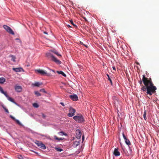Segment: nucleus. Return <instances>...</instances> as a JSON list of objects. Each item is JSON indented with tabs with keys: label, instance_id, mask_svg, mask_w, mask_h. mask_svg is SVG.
<instances>
[{
	"label": "nucleus",
	"instance_id": "1",
	"mask_svg": "<svg viewBox=\"0 0 159 159\" xmlns=\"http://www.w3.org/2000/svg\"><path fill=\"white\" fill-rule=\"evenodd\" d=\"M139 82L141 87V90L143 92L147 91V94L151 96L156 93L157 88L154 86L151 78H148L143 75L142 79L140 78Z\"/></svg>",
	"mask_w": 159,
	"mask_h": 159
},
{
	"label": "nucleus",
	"instance_id": "2",
	"mask_svg": "<svg viewBox=\"0 0 159 159\" xmlns=\"http://www.w3.org/2000/svg\"><path fill=\"white\" fill-rule=\"evenodd\" d=\"M52 51H51L46 53V57L50 61L54 62L56 64L60 65L61 64V61L57 59L53 55Z\"/></svg>",
	"mask_w": 159,
	"mask_h": 159
},
{
	"label": "nucleus",
	"instance_id": "3",
	"mask_svg": "<svg viewBox=\"0 0 159 159\" xmlns=\"http://www.w3.org/2000/svg\"><path fill=\"white\" fill-rule=\"evenodd\" d=\"M73 118L77 122L82 123L85 121V120L83 116L80 114H78L77 115L73 116Z\"/></svg>",
	"mask_w": 159,
	"mask_h": 159
},
{
	"label": "nucleus",
	"instance_id": "4",
	"mask_svg": "<svg viewBox=\"0 0 159 159\" xmlns=\"http://www.w3.org/2000/svg\"><path fill=\"white\" fill-rule=\"evenodd\" d=\"M120 144L121 147L122 149L123 152L125 154V155L127 156H129V155H131L132 153V151L130 147L129 146V151L128 152L125 147L123 146L121 143Z\"/></svg>",
	"mask_w": 159,
	"mask_h": 159
},
{
	"label": "nucleus",
	"instance_id": "5",
	"mask_svg": "<svg viewBox=\"0 0 159 159\" xmlns=\"http://www.w3.org/2000/svg\"><path fill=\"white\" fill-rule=\"evenodd\" d=\"M34 142L39 147L42 149L45 150L46 148V147L44 144L42 142L35 140Z\"/></svg>",
	"mask_w": 159,
	"mask_h": 159
},
{
	"label": "nucleus",
	"instance_id": "6",
	"mask_svg": "<svg viewBox=\"0 0 159 159\" xmlns=\"http://www.w3.org/2000/svg\"><path fill=\"white\" fill-rule=\"evenodd\" d=\"M69 113L67 115L68 117H71L75 115V113L76 112L75 110L72 107H70L69 108Z\"/></svg>",
	"mask_w": 159,
	"mask_h": 159
},
{
	"label": "nucleus",
	"instance_id": "7",
	"mask_svg": "<svg viewBox=\"0 0 159 159\" xmlns=\"http://www.w3.org/2000/svg\"><path fill=\"white\" fill-rule=\"evenodd\" d=\"M3 27L7 32L12 35L14 34V33L13 31L11 29L9 26L6 25H3Z\"/></svg>",
	"mask_w": 159,
	"mask_h": 159
},
{
	"label": "nucleus",
	"instance_id": "8",
	"mask_svg": "<svg viewBox=\"0 0 159 159\" xmlns=\"http://www.w3.org/2000/svg\"><path fill=\"white\" fill-rule=\"evenodd\" d=\"M14 89L16 92L17 93L21 92L22 90V88L21 86L16 84L14 86Z\"/></svg>",
	"mask_w": 159,
	"mask_h": 159
},
{
	"label": "nucleus",
	"instance_id": "9",
	"mask_svg": "<svg viewBox=\"0 0 159 159\" xmlns=\"http://www.w3.org/2000/svg\"><path fill=\"white\" fill-rule=\"evenodd\" d=\"M82 136V133L80 129H77L76 131V137L78 139H80Z\"/></svg>",
	"mask_w": 159,
	"mask_h": 159
},
{
	"label": "nucleus",
	"instance_id": "10",
	"mask_svg": "<svg viewBox=\"0 0 159 159\" xmlns=\"http://www.w3.org/2000/svg\"><path fill=\"white\" fill-rule=\"evenodd\" d=\"M69 97L72 100L74 101H76L78 100V96L76 94H75L70 95Z\"/></svg>",
	"mask_w": 159,
	"mask_h": 159
},
{
	"label": "nucleus",
	"instance_id": "11",
	"mask_svg": "<svg viewBox=\"0 0 159 159\" xmlns=\"http://www.w3.org/2000/svg\"><path fill=\"white\" fill-rule=\"evenodd\" d=\"M113 154L116 157L119 156L120 155V152L118 151L117 148H115Z\"/></svg>",
	"mask_w": 159,
	"mask_h": 159
},
{
	"label": "nucleus",
	"instance_id": "12",
	"mask_svg": "<svg viewBox=\"0 0 159 159\" xmlns=\"http://www.w3.org/2000/svg\"><path fill=\"white\" fill-rule=\"evenodd\" d=\"M7 98V99L9 101L11 102L14 103L16 105H17L18 106H19L18 104L16 102H15L14 100L12 98L10 97L9 96Z\"/></svg>",
	"mask_w": 159,
	"mask_h": 159
},
{
	"label": "nucleus",
	"instance_id": "13",
	"mask_svg": "<svg viewBox=\"0 0 159 159\" xmlns=\"http://www.w3.org/2000/svg\"><path fill=\"white\" fill-rule=\"evenodd\" d=\"M12 70L16 72H20L21 70H23V69L21 67L17 68H13Z\"/></svg>",
	"mask_w": 159,
	"mask_h": 159
},
{
	"label": "nucleus",
	"instance_id": "14",
	"mask_svg": "<svg viewBox=\"0 0 159 159\" xmlns=\"http://www.w3.org/2000/svg\"><path fill=\"white\" fill-rule=\"evenodd\" d=\"M80 140H79L78 141H75L74 142L73 146L74 148H76L77 147L78 145H79L80 143Z\"/></svg>",
	"mask_w": 159,
	"mask_h": 159
},
{
	"label": "nucleus",
	"instance_id": "15",
	"mask_svg": "<svg viewBox=\"0 0 159 159\" xmlns=\"http://www.w3.org/2000/svg\"><path fill=\"white\" fill-rule=\"evenodd\" d=\"M112 98L113 100L114 104L115 105L116 102H118V99L115 96H113L112 97Z\"/></svg>",
	"mask_w": 159,
	"mask_h": 159
},
{
	"label": "nucleus",
	"instance_id": "16",
	"mask_svg": "<svg viewBox=\"0 0 159 159\" xmlns=\"http://www.w3.org/2000/svg\"><path fill=\"white\" fill-rule=\"evenodd\" d=\"M36 71L38 72V73L41 74L42 75H45L46 72L44 70H37Z\"/></svg>",
	"mask_w": 159,
	"mask_h": 159
},
{
	"label": "nucleus",
	"instance_id": "17",
	"mask_svg": "<svg viewBox=\"0 0 159 159\" xmlns=\"http://www.w3.org/2000/svg\"><path fill=\"white\" fill-rule=\"evenodd\" d=\"M57 72L58 74L61 75L64 77H66V74L62 71H57Z\"/></svg>",
	"mask_w": 159,
	"mask_h": 159
},
{
	"label": "nucleus",
	"instance_id": "18",
	"mask_svg": "<svg viewBox=\"0 0 159 159\" xmlns=\"http://www.w3.org/2000/svg\"><path fill=\"white\" fill-rule=\"evenodd\" d=\"M125 142L126 144L128 146H129V145H131V143L129 140L128 139H125Z\"/></svg>",
	"mask_w": 159,
	"mask_h": 159
},
{
	"label": "nucleus",
	"instance_id": "19",
	"mask_svg": "<svg viewBox=\"0 0 159 159\" xmlns=\"http://www.w3.org/2000/svg\"><path fill=\"white\" fill-rule=\"evenodd\" d=\"M54 139L56 140H57L58 141L60 140H62L64 139V138H58L56 135H54Z\"/></svg>",
	"mask_w": 159,
	"mask_h": 159
},
{
	"label": "nucleus",
	"instance_id": "20",
	"mask_svg": "<svg viewBox=\"0 0 159 159\" xmlns=\"http://www.w3.org/2000/svg\"><path fill=\"white\" fill-rule=\"evenodd\" d=\"M10 57H11V61H13L14 62H15L16 61L15 60L16 58L15 56L13 55H11L10 56Z\"/></svg>",
	"mask_w": 159,
	"mask_h": 159
},
{
	"label": "nucleus",
	"instance_id": "21",
	"mask_svg": "<svg viewBox=\"0 0 159 159\" xmlns=\"http://www.w3.org/2000/svg\"><path fill=\"white\" fill-rule=\"evenodd\" d=\"M54 148L57 152H61L63 151V149L60 148L55 147Z\"/></svg>",
	"mask_w": 159,
	"mask_h": 159
},
{
	"label": "nucleus",
	"instance_id": "22",
	"mask_svg": "<svg viewBox=\"0 0 159 159\" xmlns=\"http://www.w3.org/2000/svg\"><path fill=\"white\" fill-rule=\"evenodd\" d=\"M106 75L107 76V77H108V80L110 82L111 84V85L112 86L113 85V83L112 82V81L111 80V79L109 75L108 74H106Z\"/></svg>",
	"mask_w": 159,
	"mask_h": 159
},
{
	"label": "nucleus",
	"instance_id": "23",
	"mask_svg": "<svg viewBox=\"0 0 159 159\" xmlns=\"http://www.w3.org/2000/svg\"><path fill=\"white\" fill-rule=\"evenodd\" d=\"M42 83H40L39 82H36L34 84H33V85L35 86L38 87H39L40 85H42Z\"/></svg>",
	"mask_w": 159,
	"mask_h": 159
},
{
	"label": "nucleus",
	"instance_id": "24",
	"mask_svg": "<svg viewBox=\"0 0 159 159\" xmlns=\"http://www.w3.org/2000/svg\"><path fill=\"white\" fill-rule=\"evenodd\" d=\"M5 79L3 77L0 78V84H2L5 81Z\"/></svg>",
	"mask_w": 159,
	"mask_h": 159
},
{
	"label": "nucleus",
	"instance_id": "25",
	"mask_svg": "<svg viewBox=\"0 0 159 159\" xmlns=\"http://www.w3.org/2000/svg\"><path fill=\"white\" fill-rule=\"evenodd\" d=\"M2 107L3 108L4 110L5 111V112L7 113H9V112L8 111V110L6 108V107L4 106L3 105H2Z\"/></svg>",
	"mask_w": 159,
	"mask_h": 159
},
{
	"label": "nucleus",
	"instance_id": "26",
	"mask_svg": "<svg viewBox=\"0 0 159 159\" xmlns=\"http://www.w3.org/2000/svg\"><path fill=\"white\" fill-rule=\"evenodd\" d=\"M70 22L71 24L72 25H73L75 27V28H77V26L75 24H74V23L73 22V21L72 20H70Z\"/></svg>",
	"mask_w": 159,
	"mask_h": 159
},
{
	"label": "nucleus",
	"instance_id": "27",
	"mask_svg": "<svg viewBox=\"0 0 159 159\" xmlns=\"http://www.w3.org/2000/svg\"><path fill=\"white\" fill-rule=\"evenodd\" d=\"M14 121H15L16 123L19 125L20 126L23 125L20 122L19 120L16 119Z\"/></svg>",
	"mask_w": 159,
	"mask_h": 159
},
{
	"label": "nucleus",
	"instance_id": "28",
	"mask_svg": "<svg viewBox=\"0 0 159 159\" xmlns=\"http://www.w3.org/2000/svg\"><path fill=\"white\" fill-rule=\"evenodd\" d=\"M34 93L37 97L40 96H41V94L39 93L38 91L34 92Z\"/></svg>",
	"mask_w": 159,
	"mask_h": 159
},
{
	"label": "nucleus",
	"instance_id": "29",
	"mask_svg": "<svg viewBox=\"0 0 159 159\" xmlns=\"http://www.w3.org/2000/svg\"><path fill=\"white\" fill-rule=\"evenodd\" d=\"M79 43L80 44L84 46L87 48H88V46H87V45L84 44L81 41H79Z\"/></svg>",
	"mask_w": 159,
	"mask_h": 159
},
{
	"label": "nucleus",
	"instance_id": "30",
	"mask_svg": "<svg viewBox=\"0 0 159 159\" xmlns=\"http://www.w3.org/2000/svg\"><path fill=\"white\" fill-rule=\"evenodd\" d=\"M33 106L35 108H38L39 107V105L38 104L36 103H34L33 104Z\"/></svg>",
	"mask_w": 159,
	"mask_h": 159
},
{
	"label": "nucleus",
	"instance_id": "31",
	"mask_svg": "<svg viewBox=\"0 0 159 159\" xmlns=\"http://www.w3.org/2000/svg\"><path fill=\"white\" fill-rule=\"evenodd\" d=\"M146 111H144V112L143 113V116L144 119L146 120L147 119V118L146 116Z\"/></svg>",
	"mask_w": 159,
	"mask_h": 159
},
{
	"label": "nucleus",
	"instance_id": "32",
	"mask_svg": "<svg viewBox=\"0 0 159 159\" xmlns=\"http://www.w3.org/2000/svg\"><path fill=\"white\" fill-rule=\"evenodd\" d=\"M53 53L57 55V56H61V54H59L57 52L54 51H52Z\"/></svg>",
	"mask_w": 159,
	"mask_h": 159
},
{
	"label": "nucleus",
	"instance_id": "33",
	"mask_svg": "<svg viewBox=\"0 0 159 159\" xmlns=\"http://www.w3.org/2000/svg\"><path fill=\"white\" fill-rule=\"evenodd\" d=\"M40 92H42L45 93H47V92L44 89H41L39 90Z\"/></svg>",
	"mask_w": 159,
	"mask_h": 159
},
{
	"label": "nucleus",
	"instance_id": "34",
	"mask_svg": "<svg viewBox=\"0 0 159 159\" xmlns=\"http://www.w3.org/2000/svg\"><path fill=\"white\" fill-rule=\"evenodd\" d=\"M2 93L7 98L8 97V95L7 93V92H4V91Z\"/></svg>",
	"mask_w": 159,
	"mask_h": 159
},
{
	"label": "nucleus",
	"instance_id": "35",
	"mask_svg": "<svg viewBox=\"0 0 159 159\" xmlns=\"http://www.w3.org/2000/svg\"><path fill=\"white\" fill-rule=\"evenodd\" d=\"M18 158L19 159H24L23 157L21 155H18Z\"/></svg>",
	"mask_w": 159,
	"mask_h": 159
},
{
	"label": "nucleus",
	"instance_id": "36",
	"mask_svg": "<svg viewBox=\"0 0 159 159\" xmlns=\"http://www.w3.org/2000/svg\"><path fill=\"white\" fill-rule=\"evenodd\" d=\"M45 75L47 76H51L52 75L50 73H47V72H46V74H45Z\"/></svg>",
	"mask_w": 159,
	"mask_h": 159
},
{
	"label": "nucleus",
	"instance_id": "37",
	"mask_svg": "<svg viewBox=\"0 0 159 159\" xmlns=\"http://www.w3.org/2000/svg\"><path fill=\"white\" fill-rule=\"evenodd\" d=\"M122 135H123V137L124 139H126L127 138L126 137V136L125 135V134H124V132H123L122 133Z\"/></svg>",
	"mask_w": 159,
	"mask_h": 159
},
{
	"label": "nucleus",
	"instance_id": "38",
	"mask_svg": "<svg viewBox=\"0 0 159 159\" xmlns=\"http://www.w3.org/2000/svg\"><path fill=\"white\" fill-rule=\"evenodd\" d=\"M122 135H123V137L124 139H126L127 138L126 137V136L125 135V134H124V132H123L122 133Z\"/></svg>",
	"mask_w": 159,
	"mask_h": 159
},
{
	"label": "nucleus",
	"instance_id": "39",
	"mask_svg": "<svg viewBox=\"0 0 159 159\" xmlns=\"http://www.w3.org/2000/svg\"><path fill=\"white\" fill-rule=\"evenodd\" d=\"M10 117L14 121L16 119L14 117L11 115H10Z\"/></svg>",
	"mask_w": 159,
	"mask_h": 159
},
{
	"label": "nucleus",
	"instance_id": "40",
	"mask_svg": "<svg viewBox=\"0 0 159 159\" xmlns=\"http://www.w3.org/2000/svg\"><path fill=\"white\" fill-rule=\"evenodd\" d=\"M42 115L43 117V118L44 119H45L46 117V116L44 115L43 113H42Z\"/></svg>",
	"mask_w": 159,
	"mask_h": 159
},
{
	"label": "nucleus",
	"instance_id": "41",
	"mask_svg": "<svg viewBox=\"0 0 159 159\" xmlns=\"http://www.w3.org/2000/svg\"><path fill=\"white\" fill-rule=\"evenodd\" d=\"M3 91L2 88L0 86V92L2 93Z\"/></svg>",
	"mask_w": 159,
	"mask_h": 159
},
{
	"label": "nucleus",
	"instance_id": "42",
	"mask_svg": "<svg viewBox=\"0 0 159 159\" xmlns=\"http://www.w3.org/2000/svg\"><path fill=\"white\" fill-rule=\"evenodd\" d=\"M61 133H62V135H67V134L66 133H64V132H63V131H61Z\"/></svg>",
	"mask_w": 159,
	"mask_h": 159
},
{
	"label": "nucleus",
	"instance_id": "43",
	"mask_svg": "<svg viewBox=\"0 0 159 159\" xmlns=\"http://www.w3.org/2000/svg\"><path fill=\"white\" fill-rule=\"evenodd\" d=\"M83 18L84 19V20H85V21L88 22V20H87V19L85 17H83Z\"/></svg>",
	"mask_w": 159,
	"mask_h": 159
},
{
	"label": "nucleus",
	"instance_id": "44",
	"mask_svg": "<svg viewBox=\"0 0 159 159\" xmlns=\"http://www.w3.org/2000/svg\"><path fill=\"white\" fill-rule=\"evenodd\" d=\"M48 68L51 71H52V72H54V73L55 72V71L54 70H53L51 69H50V68Z\"/></svg>",
	"mask_w": 159,
	"mask_h": 159
},
{
	"label": "nucleus",
	"instance_id": "45",
	"mask_svg": "<svg viewBox=\"0 0 159 159\" xmlns=\"http://www.w3.org/2000/svg\"><path fill=\"white\" fill-rule=\"evenodd\" d=\"M84 139V135H82V141L83 142Z\"/></svg>",
	"mask_w": 159,
	"mask_h": 159
},
{
	"label": "nucleus",
	"instance_id": "46",
	"mask_svg": "<svg viewBox=\"0 0 159 159\" xmlns=\"http://www.w3.org/2000/svg\"><path fill=\"white\" fill-rule=\"evenodd\" d=\"M60 104L63 107L65 106L64 103L62 102H60Z\"/></svg>",
	"mask_w": 159,
	"mask_h": 159
},
{
	"label": "nucleus",
	"instance_id": "47",
	"mask_svg": "<svg viewBox=\"0 0 159 159\" xmlns=\"http://www.w3.org/2000/svg\"><path fill=\"white\" fill-rule=\"evenodd\" d=\"M112 68H113V70H114L115 71H116V68H115V66H112Z\"/></svg>",
	"mask_w": 159,
	"mask_h": 159
},
{
	"label": "nucleus",
	"instance_id": "48",
	"mask_svg": "<svg viewBox=\"0 0 159 159\" xmlns=\"http://www.w3.org/2000/svg\"><path fill=\"white\" fill-rule=\"evenodd\" d=\"M120 115L119 114V113L118 112V114H117V119H118V118H120Z\"/></svg>",
	"mask_w": 159,
	"mask_h": 159
},
{
	"label": "nucleus",
	"instance_id": "49",
	"mask_svg": "<svg viewBox=\"0 0 159 159\" xmlns=\"http://www.w3.org/2000/svg\"><path fill=\"white\" fill-rule=\"evenodd\" d=\"M15 40H18L20 42H21V41H20V39H19V38H16V39H15Z\"/></svg>",
	"mask_w": 159,
	"mask_h": 159
},
{
	"label": "nucleus",
	"instance_id": "50",
	"mask_svg": "<svg viewBox=\"0 0 159 159\" xmlns=\"http://www.w3.org/2000/svg\"><path fill=\"white\" fill-rule=\"evenodd\" d=\"M67 26L69 28L71 27V26L70 25H67Z\"/></svg>",
	"mask_w": 159,
	"mask_h": 159
},
{
	"label": "nucleus",
	"instance_id": "51",
	"mask_svg": "<svg viewBox=\"0 0 159 159\" xmlns=\"http://www.w3.org/2000/svg\"><path fill=\"white\" fill-rule=\"evenodd\" d=\"M43 33L45 34H48V33L44 31Z\"/></svg>",
	"mask_w": 159,
	"mask_h": 159
},
{
	"label": "nucleus",
	"instance_id": "52",
	"mask_svg": "<svg viewBox=\"0 0 159 159\" xmlns=\"http://www.w3.org/2000/svg\"><path fill=\"white\" fill-rule=\"evenodd\" d=\"M33 152H34L36 154H38V153L37 152H34V151H33Z\"/></svg>",
	"mask_w": 159,
	"mask_h": 159
},
{
	"label": "nucleus",
	"instance_id": "53",
	"mask_svg": "<svg viewBox=\"0 0 159 159\" xmlns=\"http://www.w3.org/2000/svg\"><path fill=\"white\" fill-rule=\"evenodd\" d=\"M40 135L42 136H44V135L43 134H40Z\"/></svg>",
	"mask_w": 159,
	"mask_h": 159
},
{
	"label": "nucleus",
	"instance_id": "54",
	"mask_svg": "<svg viewBox=\"0 0 159 159\" xmlns=\"http://www.w3.org/2000/svg\"><path fill=\"white\" fill-rule=\"evenodd\" d=\"M118 113L119 112V110H117V112L118 113Z\"/></svg>",
	"mask_w": 159,
	"mask_h": 159
}]
</instances>
